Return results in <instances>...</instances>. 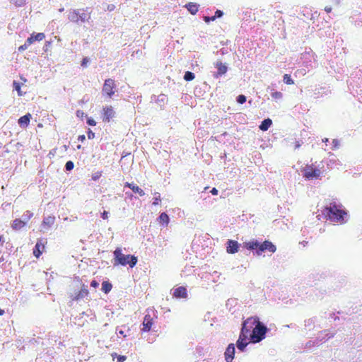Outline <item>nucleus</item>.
Wrapping results in <instances>:
<instances>
[{
	"instance_id": "obj_1",
	"label": "nucleus",
	"mask_w": 362,
	"mask_h": 362,
	"mask_svg": "<svg viewBox=\"0 0 362 362\" xmlns=\"http://www.w3.org/2000/svg\"><path fill=\"white\" fill-rule=\"evenodd\" d=\"M342 207L341 204L332 202L323 209L322 214L329 221L342 223L344 217L347 215L346 211Z\"/></svg>"
},
{
	"instance_id": "obj_2",
	"label": "nucleus",
	"mask_w": 362,
	"mask_h": 362,
	"mask_svg": "<svg viewBox=\"0 0 362 362\" xmlns=\"http://www.w3.org/2000/svg\"><path fill=\"white\" fill-rule=\"evenodd\" d=\"M114 255V265H129L133 268L137 263V257L134 255H124L120 247H117L113 252Z\"/></svg>"
},
{
	"instance_id": "obj_3",
	"label": "nucleus",
	"mask_w": 362,
	"mask_h": 362,
	"mask_svg": "<svg viewBox=\"0 0 362 362\" xmlns=\"http://www.w3.org/2000/svg\"><path fill=\"white\" fill-rule=\"evenodd\" d=\"M91 17V11L89 8L71 9L68 13L69 21L78 24L88 22Z\"/></svg>"
},
{
	"instance_id": "obj_4",
	"label": "nucleus",
	"mask_w": 362,
	"mask_h": 362,
	"mask_svg": "<svg viewBox=\"0 0 362 362\" xmlns=\"http://www.w3.org/2000/svg\"><path fill=\"white\" fill-rule=\"evenodd\" d=\"M267 328L262 322H259L253 328L252 332L250 334V338L252 342L257 343L262 341L265 337Z\"/></svg>"
},
{
	"instance_id": "obj_5",
	"label": "nucleus",
	"mask_w": 362,
	"mask_h": 362,
	"mask_svg": "<svg viewBox=\"0 0 362 362\" xmlns=\"http://www.w3.org/2000/svg\"><path fill=\"white\" fill-rule=\"evenodd\" d=\"M156 312L153 310H147V313L145 315L143 321V332H148L151 329V327L154 323V320L156 318Z\"/></svg>"
},
{
	"instance_id": "obj_6",
	"label": "nucleus",
	"mask_w": 362,
	"mask_h": 362,
	"mask_svg": "<svg viewBox=\"0 0 362 362\" xmlns=\"http://www.w3.org/2000/svg\"><path fill=\"white\" fill-rule=\"evenodd\" d=\"M116 90L117 86L115 80L112 78H107L105 80L102 89V93L104 95L111 98L115 95Z\"/></svg>"
},
{
	"instance_id": "obj_7",
	"label": "nucleus",
	"mask_w": 362,
	"mask_h": 362,
	"mask_svg": "<svg viewBox=\"0 0 362 362\" xmlns=\"http://www.w3.org/2000/svg\"><path fill=\"white\" fill-rule=\"evenodd\" d=\"M320 175V170L313 165H306L304 168L303 176L308 180L317 179Z\"/></svg>"
},
{
	"instance_id": "obj_8",
	"label": "nucleus",
	"mask_w": 362,
	"mask_h": 362,
	"mask_svg": "<svg viewBox=\"0 0 362 362\" xmlns=\"http://www.w3.org/2000/svg\"><path fill=\"white\" fill-rule=\"evenodd\" d=\"M47 241L45 239H37L36 245L33 249V255L36 258H39L40 255L45 252V245H47Z\"/></svg>"
},
{
	"instance_id": "obj_9",
	"label": "nucleus",
	"mask_w": 362,
	"mask_h": 362,
	"mask_svg": "<svg viewBox=\"0 0 362 362\" xmlns=\"http://www.w3.org/2000/svg\"><path fill=\"white\" fill-rule=\"evenodd\" d=\"M114 116L115 111L112 106H106L103 108V121L104 122H109Z\"/></svg>"
},
{
	"instance_id": "obj_10",
	"label": "nucleus",
	"mask_w": 362,
	"mask_h": 362,
	"mask_svg": "<svg viewBox=\"0 0 362 362\" xmlns=\"http://www.w3.org/2000/svg\"><path fill=\"white\" fill-rule=\"evenodd\" d=\"M173 297L176 298H186L187 297V291L185 286H179L173 289Z\"/></svg>"
},
{
	"instance_id": "obj_11",
	"label": "nucleus",
	"mask_w": 362,
	"mask_h": 362,
	"mask_svg": "<svg viewBox=\"0 0 362 362\" xmlns=\"http://www.w3.org/2000/svg\"><path fill=\"white\" fill-rule=\"evenodd\" d=\"M259 322V318L257 317H250L245 320L243 324H247L245 325V328L247 330V332H250V330L256 326V325Z\"/></svg>"
},
{
	"instance_id": "obj_12",
	"label": "nucleus",
	"mask_w": 362,
	"mask_h": 362,
	"mask_svg": "<svg viewBox=\"0 0 362 362\" xmlns=\"http://www.w3.org/2000/svg\"><path fill=\"white\" fill-rule=\"evenodd\" d=\"M235 346L233 344H230L226 349L224 353L225 359L226 362H232L235 355Z\"/></svg>"
},
{
	"instance_id": "obj_13",
	"label": "nucleus",
	"mask_w": 362,
	"mask_h": 362,
	"mask_svg": "<svg viewBox=\"0 0 362 362\" xmlns=\"http://www.w3.org/2000/svg\"><path fill=\"white\" fill-rule=\"evenodd\" d=\"M239 249V244L237 241L228 240L227 242V252L230 254L236 253Z\"/></svg>"
},
{
	"instance_id": "obj_14",
	"label": "nucleus",
	"mask_w": 362,
	"mask_h": 362,
	"mask_svg": "<svg viewBox=\"0 0 362 362\" xmlns=\"http://www.w3.org/2000/svg\"><path fill=\"white\" fill-rule=\"evenodd\" d=\"M216 67L217 69V72L214 74V76L216 78L225 74L227 72V66L221 62H217L216 64Z\"/></svg>"
},
{
	"instance_id": "obj_15",
	"label": "nucleus",
	"mask_w": 362,
	"mask_h": 362,
	"mask_svg": "<svg viewBox=\"0 0 362 362\" xmlns=\"http://www.w3.org/2000/svg\"><path fill=\"white\" fill-rule=\"evenodd\" d=\"M89 294V291L87 289L86 286L85 285H83L81 289L76 293V295L72 298V300H79L82 298H83L86 296H88Z\"/></svg>"
},
{
	"instance_id": "obj_16",
	"label": "nucleus",
	"mask_w": 362,
	"mask_h": 362,
	"mask_svg": "<svg viewBox=\"0 0 362 362\" xmlns=\"http://www.w3.org/2000/svg\"><path fill=\"white\" fill-rule=\"evenodd\" d=\"M26 225V222L20 218H16L13 221L11 227L13 230H18L23 228Z\"/></svg>"
},
{
	"instance_id": "obj_17",
	"label": "nucleus",
	"mask_w": 362,
	"mask_h": 362,
	"mask_svg": "<svg viewBox=\"0 0 362 362\" xmlns=\"http://www.w3.org/2000/svg\"><path fill=\"white\" fill-rule=\"evenodd\" d=\"M185 7L187 8L188 11L192 15L196 14L199 11V5L195 3L189 2L185 5Z\"/></svg>"
},
{
	"instance_id": "obj_18",
	"label": "nucleus",
	"mask_w": 362,
	"mask_h": 362,
	"mask_svg": "<svg viewBox=\"0 0 362 362\" xmlns=\"http://www.w3.org/2000/svg\"><path fill=\"white\" fill-rule=\"evenodd\" d=\"M45 38V35L43 33H32L28 39H30L32 41V44L35 41H42Z\"/></svg>"
},
{
	"instance_id": "obj_19",
	"label": "nucleus",
	"mask_w": 362,
	"mask_h": 362,
	"mask_svg": "<svg viewBox=\"0 0 362 362\" xmlns=\"http://www.w3.org/2000/svg\"><path fill=\"white\" fill-rule=\"evenodd\" d=\"M30 118H31V115L30 113H28L25 115L22 116L18 119V124L21 126L27 127L30 123Z\"/></svg>"
},
{
	"instance_id": "obj_20",
	"label": "nucleus",
	"mask_w": 362,
	"mask_h": 362,
	"mask_svg": "<svg viewBox=\"0 0 362 362\" xmlns=\"http://www.w3.org/2000/svg\"><path fill=\"white\" fill-rule=\"evenodd\" d=\"M54 223V217L47 216L42 221V225L45 228H49Z\"/></svg>"
},
{
	"instance_id": "obj_21",
	"label": "nucleus",
	"mask_w": 362,
	"mask_h": 362,
	"mask_svg": "<svg viewBox=\"0 0 362 362\" xmlns=\"http://www.w3.org/2000/svg\"><path fill=\"white\" fill-rule=\"evenodd\" d=\"M247 324H243L241 332L239 335V338L238 340H242V341H247L248 334H250L247 332V330L245 328V325Z\"/></svg>"
},
{
	"instance_id": "obj_22",
	"label": "nucleus",
	"mask_w": 362,
	"mask_h": 362,
	"mask_svg": "<svg viewBox=\"0 0 362 362\" xmlns=\"http://www.w3.org/2000/svg\"><path fill=\"white\" fill-rule=\"evenodd\" d=\"M272 124V121L270 119H264L259 125V129L262 131H267Z\"/></svg>"
},
{
	"instance_id": "obj_23",
	"label": "nucleus",
	"mask_w": 362,
	"mask_h": 362,
	"mask_svg": "<svg viewBox=\"0 0 362 362\" xmlns=\"http://www.w3.org/2000/svg\"><path fill=\"white\" fill-rule=\"evenodd\" d=\"M264 244L265 250H269L272 253H274L276 251V247L272 242L269 240H265L264 241Z\"/></svg>"
},
{
	"instance_id": "obj_24",
	"label": "nucleus",
	"mask_w": 362,
	"mask_h": 362,
	"mask_svg": "<svg viewBox=\"0 0 362 362\" xmlns=\"http://www.w3.org/2000/svg\"><path fill=\"white\" fill-rule=\"evenodd\" d=\"M112 285L111 283H110L109 281H104L103 283H102V291L105 293H108L111 290H112Z\"/></svg>"
},
{
	"instance_id": "obj_25",
	"label": "nucleus",
	"mask_w": 362,
	"mask_h": 362,
	"mask_svg": "<svg viewBox=\"0 0 362 362\" xmlns=\"http://www.w3.org/2000/svg\"><path fill=\"white\" fill-rule=\"evenodd\" d=\"M158 220L161 224H163L165 226H167L169 223V217L168 215L163 212L161 213L160 215L158 217Z\"/></svg>"
},
{
	"instance_id": "obj_26",
	"label": "nucleus",
	"mask_w": 362,
	"mask_h": 362,
	"mask_svg": "<svg viewBox=\"0 0 362 362\" xmlns=\"http://www.w3.org/2000/svg\"><path fill=\"white\" fill-rule=\"evenodd\" d=\"M245 246L248 250H257V247H258V242L257 240L249 241V242L245 243Z\"/></svg>"
},
{
	"instance_id": "obj_27",
	"label": "nucleus",
	"mask_w": 362,
	"mask_h": 362,
	"mask_svg": "<svg viewBox=\"0 0 362 362\" xmlns=\"http://www.w3.org/2000/svg\"><path fill=\"white\" fill-rule=\"evenodd\" d=\"M13 86L14 90L17 91L18 96H22L24 95V93L21 91V84L18 82L14 81L13 83Z\"/></svg>"
},
{
	"instance_id": "obj_28",
	"label": "nucleus",
	"mask_w": 362,
	"mask_h": 362,
	"mask_svg": "<svg viewBox=\"0 0 362 362\" xmlns=\"http://www.w3.org/2000/svg\"><path fill=\"white\" fill-rule=\"evenodd\" d=\"M248 344L247 341L238 340L237 347L239 350L243 351L246 346Z\"/></svg>"
},
{
	"instance_id": "obj_29",
	"label": "nucleus",
	"mask_w": 362,
	"mask_h": 362,
	"mask_svg": "<svg viewBox=\"0 0 362 362\" xmlns=\"http://www.w3.org/2000/svg\"><path fill=\"white\" fill-rule=\"evenodd\" d=\"M31 44H32L31 40L27 39L26 41L25 42V43L18 47V51L23 52V51L25 50Z\"/></svg>"
},
{
	"instance_id": "obj_30",
	"label": "nucleus",
	"mask_w": 362,
	"mask_h": 362,
	"mask_svg": "<svg viewBox=\"0 0 362 362\" xmlns=\"http://www.w3.org/2000/svg\"><path fill=\"white\" fill-rule=\"evenodd\" d=\"M195 76L194 74L191 71H186L184 75V79L187 81H190L194 79Z\"/></svg>"
},
{
	"instance_id": "obj_31",
	"label": "nucleus",
	"mask_w": 362,
	"mask_h": 362,
	"mask_svg": "<svg viewBox=\"0 0 362 362\" xmlns=\"http://www.w3.org/2000/svg\"><path fill=\"white\" fill-rule=\"evenodd\" d=\"M11 3L16 7H21L25 4L26 0H11Z\"/></svg>"
},
{
	"instance_id": "obj_32",
	"label": "nucleus",
	"mask_w": 362,
	"mask_h": 362,
	"mask_svg": "<svg viewBox=\"0 0 362 362\" xmlns=\"http://www.w3.org/2000/svg\"><path fill=\"white\" fill-rule=\"evenodd\" d=\"M284 82L287 85H292L294 83L293 80L291 78L289 74H284Z\"/></svg>"
},
{
	"instance_id": "obj_33",
	"label": "nucleus",
	"mask_w": 362,
	"mask_h": 362,
	"mask_svg": "<svg viewBox=\"0 0 362 362\" xmlns=\"http://www.w3.org/2000/svg\"><path fill=\"white\" fill-rule=\"evenodd\" d=\"M264 251H265V248H264V242L262 243H258V247H257V249L256 251L257 255H260Z\"/></svg>"
},
{
	"instance_id": "obj_34",
	"label": "nucleus",
	"mask_w": 362,
	"mask_h": 362,
	"mask_svg": "<svg viewBox=\"0 0 362 362\" xmlns=\"http://www.w3.org/2000/svg\"><path fill=\"white\" fill-rule=\"evenodd\" d=\"M112 358L116 356L117 358V362H124L127 359V356L122 355L117 356L116 353L112 354Z\"/></svg>"
},
{
	"instance_id": "obj_35",
	"label": "nucleus",
	"mask_w": 362,
	"mask_h": 362,
	"mask_svg": "<svg viewBox=\"0 0 362 362\" xmlns=\"http://www.w3.org/2000/svg\"><path fill=\"white\" fill-rule=\"evenodd\" d=\"M154 194L156 195V197H155L153 198V205L156 206V205H158L160 202L161 199H160V194L158 192H155Z\"/></svg>"
},
{
	"instance_id": "obj_36",
	"label": "nucleus",
	"mask_w": 362,
	"mask_h": 362,
	"mask_svg": "<svg viewBox=\"0 0 362 362\" xmlns=\"http://www.w3.org/2000/svg\"><path fill=\"white\" fill-rule=\"evenodd\" d=\"M134 193L139 194L141 197L145 194L144 190L141 189L139 186L136 185L135 187L132 190Z\"/></svg>"
},
{
	"instance_id": "obj_37",
	"label": "nucleus",
	"mask_w": 362,
	"mask_h": 362,
	"mask_svg": "<svg viewBox=\"0 0 362 362\" xmlns=\"http://www.w3.org/2000/svg\"><path fill=\"white\" fill-rule=\"evenodd\" d=\"M283 96V94L279 92V91H273L272 93V97L274 98V99H281Z\"/></svg>"
},
{
	"instance_id": "obj_38",
	"label": "nucleus",
	"mask_w": 362,
	"mask_h": 362,
	"mask_svg": "<svg viewBox=\"0 0 362 362\" xmlns=\"http://www.w3.org/2000/svg\"><path fill=\"white\" fill-rule=\"evenodd\" d=\"M74 168V164L72 161L69 160L66 163L65 168L67 171H70V170H73Z\"/></svg>"
},
{
	"instance_id": "obj_39",
	"label": "nucleus",
	"mask_w": 362,
	"mask_h": 362,
	"mask_svg": "<svg viewBox=\"0 0 362 362\" xmlns=\"http://www.w3.org/2000/svg\"><path fill=\"white\" fill-rule=\"evenodd\" d=\"M246 101V97L244 95H239L237 97V102L240 104H243Z\"/></svg>"
},
{
	"instance_id": "obj_40",
	"label": "nucleus",
	"mask_w": 362,
	"mask_h": 362,
	"mask_svg": "<svg viewBox=\"0 0 362 362\" xmlns=\"http://www.w3.org/2000/svg\"><path fill=\"white\" fill-rule=\"evenodd\" d=\"M102 176V172L98 171L92 175V180L94 181L98 180Z\"/></svg>"
},
{
	"instance_id": "obj_41",
	"label": "nucleus",
	"mask_w": 362,
	"mask_h": 362,
	"mask_svg": "<svg viewBox=\"0 0 362 362\" xmlns=\"http://www.w3.org/2000/svg\"><path fill=\"white\" fill-rule=\"evenodd\" d=\"M24 216L26 217L27 220H30L33 217V214L28 210L25 212Z\"/></svg>"
},
{
	"instance_id": "obj_42",
	"label": "nucleus",
	"mask_w": 362,
	"mask_h": 362,
	"mask_svg": "<svg viewBox=\"0 0 362 362\" xmlns=\"http://www.w3.org/2000/svg\"><path fill=\"white\" fill-rule=\"evenodd\" d=\"M87 136L89 139H93L95 137V133L89 129L87 132Z\"/></svg>"
},
{
	"instance_id": "obj_43",
	"label": "nucleus",
	"mask_w": 362,
	"mask_h": 362,
	"mask_svg": "<svg viewBox=\"0 0 362 362\" xmlns=\"http://www.w3.org/2000/svg\"><path fill=\"white\" fill-rule=\"evenodd\" d=\"M87 124L88 125H90V126H95L96 125V122L93 119H92V118H88L87 119Z\"/></svg>"
},
{
	"instance_id": "obj_44",
	"label": "nucleus",
	"mask_w": 362,
	"mask_h": 362,
	"mask_svg": "<svg viewBox=\"0 0 362 362\" xmlns=\"http://www.w3.org/2000/svg\"><path fill=\"white\" fill-rule=\"evenodd\" d=\"M223 11H221V10H217L215 12V15L214 16L215 17V19H216L217 18H221L223 16Z\"/></svg>"
},
{
	"instance_id": "obj_45",
	"label": "nucleus",
	"mask_w": 362,
	"mask_h": 362,
	"mask_svg": "<svg viewBox=\"0 0 362 362\" xmlns=\"http://www.w3.org/2000/svg\"><path fill=\"white\" fill-rule=\"evenodd\" d=\"M204 21H205L206 23H209L210 21H215L216 19H215V17L213 16H211V17L205 16V17L204 18Z\"/></svg>"
},
{
	"instance_id": "obj_46",
	"label": "nucleus",
	"mask_w": 362,
	"mask_h": 362,
	"mask_svg": "<svg viewBox=\"0 0 362 362\" xmlns=\"http://www.w3.org/2000/svg\"><path fill=\"white\" fill-rule=\"evenodd\" d=\"M124 186L127 187H129L132 190H133V189L135 187L136 185L133 184V183H129V182H126L124 184Z\"/></svg>"
},
{
	"instance_id": "obj_47",
	"label": "nucleus",
	"mask_w": 362,
	"mask_h": 362,
	"mask_svg": "<svg viewBox=\"0 0 362 362\" xmlns=\"http://www.w3.org/2000/svg\"><path fill=\"white\" fill-rule=\"evenodd\" d=\"M101 217H102L103 219L107 220L108 218V212L107 211H104L101 214Z\"/></svg>"
},
{
	"instance_id": "obj_48",
	"label": "nucleus",
	"mask_w": 362,
	"mask_h": 362,
	"mask_svg": "<svg viewBox=\"0 0 362 362\" xmlns=\"http://www.w3.org/2000/svg\"><path fill=\"white\" fill-rule=\"evenodd\" d=\"M99 284L95 280H93L90 283V286L93 288H97Z\"/></svg>"
},
{
	"instance_id": "obj_49",
	"label": "nucleus",
	"mask_w": 362,
	"mask_h": 362,
	"mask_svg": "<svg viewBox=\"0 0 362 362\" xmlns=\"http://www.w3.org/2000/svg\"><path fill=\"white\" fill-rule=\"evenodd\" d=\"M211 193L213 194V195H217L218 194V189L215 187H214L211 190Z\"/></svg>"
},
{
	"instance_id": "obj_50",
	"label": "nucleus",
	"mask_w": 362,
	"mask_h": 362,
	"mask_svg": "<svg viewBox=\"0 0 362 362\" xmlns=\"http://www.w3.org/2000/svg\"><path fill=\"white\" fill-rule=\"evenodd\" d=\"M4 243L5 240L4 235H0V246H2Z\"/></svg>"
},
{
	"instance_id": "obj_51",
	"label": "nucleus",
	"mask_w": 362,
	"mask_h": 362,
	"mask_svg": "<svg viewBox=\"0 0 362 362\" xmlns=\"http://www.w3.org/2000/svg\"><path fill=\"white\" fill-rule=\"evenodd\" d=\"M88 61V59H87V58H84V59H83V61H82V62H81V66H86V64H87Z\"/></svg>"
},
{
	"instance_id": "obj_52",
	"label": "nucleus",
	"mask_w": 362,
	"mask_h": 362,
	"mask_svg": "<svg viewBox=\"0 0 362 362\" xmlns=\"http://www.w3.org/2000/svg\"><path fill=\"white\" fill-rule=\"evenodd\" d=\"M332 7H331V6H326V7L325 8V11L327 13H330V12L332 11Z\"/></svg>"
},
{
	"instance_id": "obj_53",
	"label": "nucleus",
	"mask_w": 362,
	"mask_h": 362,
	"mask_svg": "<svg viewBox=\"0 0 362 362\" xmlns=\"http://www.w3.org/2000/svg\"><path fill=\"white\" fill-rule=\"evenodd\" d=\"M86 139L85 135H80L78 137V140L81 141H83Z\"/></svg>"
},
{
	"instance_id": "obj_54",
	"label": "nucleus",
	"mask_w": 362,
	"mask_h": 362,
	"mask_svg": "<svg viewBox=\"0 0 362 362\" xmlns=\"http://www.w3.org/2000/svg\"><path fill=\"white\" fill-rule=\"evenodd\" d=\"M115 8V6L113 4H110L107 6V10L112 11Z\"/></svg>"
},
{
	"instance_id": "obj_55",
	"label": "nucleus",
	"mask_w": 362,
	"mask_h": 362,
	"mask_svg": "<svg viewBox=\"0 0 362 362\" xmlns=\"http://www.w3.org/2000/svg\"><path fill=\"white\" fill-rule=\"evenodd\" d=\"M83 112L82 111H81V110H78V111L76 112V115H77V116L81 115H83Z\"/></svg>"
},
{
	"instance_id": "obj_56",
	"label": "nucleus",
	"mask_w": 362,
	"mask_h": 362,
	"mask_svg": "<svg viewBox=\"0 0 362 362\" xmlns=\"http://www.w3.org/2000/svg\"><path fill=\"white\" fill-rule=\"evenodd\" d=\"M119 334L122 335V336H124V337H126V335L124 334V331H122V330L119 331Z\"/></svg>"
},
{
	"instance_id": "obj_57",
	"label": "nucleus",
	"mask_w": 362,
	"mask_h": 362,
	"mask_svg": "<svg viewBox=\"0 0 362 362\" xmlns=\"http://www.w3.org/2000/svg\"><path fill=\"white\" fill-rule=\"evenodd\" d=\"M4 314V310L0 308V316Z\"/></svg>"
},
{
	"instance_id": "obj_58",
	"label": "nucleus",
	"mask_w": 362,
	"mask_h": 362,
	"mask_svg": "<svg viewBox=\"0 0 362 362\" xmlns=\"http://www.w3.org/2000/svg\"><path fill=\"white\" fill-rule=\"evenodd\" d=\"M63 11H64L63 8L59 9V11H61V12Z\"/></svg>"
}]
</instances>
